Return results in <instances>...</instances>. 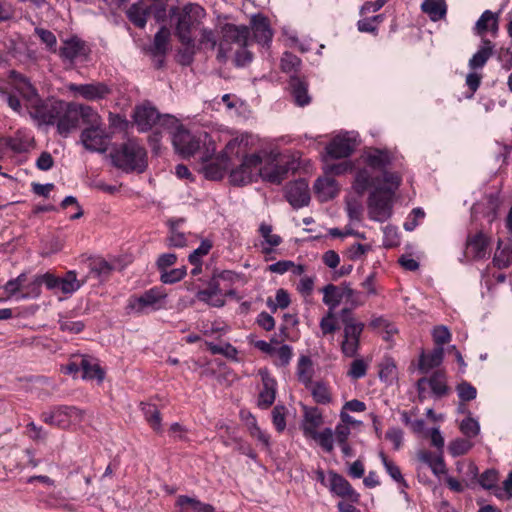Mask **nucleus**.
<instances>
[{
    "instance_id": "8",
    "label": "nucleus",
    "mask_w": 512,
    "mask_h": 512,
    "mask_svg": "<svg viewBox=\"0 0 512 512\" xmlns=\"http://www.w3.org/2000/svg\"><path fill=\"white\" fill-rule=\"evenodd\" d=\"M40 419L48 425L66 429L73 421L82 419V411L75 406L59 405L42 412Z\"/></svg>"
},
{
    "instance_id": "57",
    "label": "nucleus",
    "mask_w": 512,
    "mask_h": 512,
    "mask_svg": "<svg viewBox=\"0 0 512 512\" xmlns=\"http://www.w3.org/2000/svg\"><path fill=\"white\" fill-rule=\"evenodd\" d=\"M290 304V296L289 293L285 289H278L276 292V303H274L270 298L267 301L268 307L275 312L277 308L285 309Z\"/></svg>"
},
{
    "instance_id": "64",
    "label": "nucleus",
    "mask_w": 512,
    "mask_h": 512,
    "mask_svg": "<svg viewBox=\"0 0 512 512\" xmlns=\"http://www.w3.org/2000/svg\"><path fill=\"white\" fill-rule=\"evenodd\" d=\"M497 59L504 70L509 71L512 68V45L510 47H501L497 52Z\"/></svg>"
},
{
    "instance_id": "32",
    "label": "nucleus",
    "mask_w": 512,
    "mask_h": 512,
    "mask_svg": "<svg viewBox=\"0 0 512 512\" xmlns=\"http://www.w3.org/2000/svg\"><path fill=\"white\" fill-rule=\"evenodd\" d=\"M378 177L374 178L371 172L367 168L359 169L356 172L355 179L353 182V188L359 195L364 194L369 188H375L376 183H379Z\"/></svg>"
},
{
    "instance_id": "54",
    "label": "nucleus",
    "mask_w": 512,
    "mask_h": 512,
    "mask_svg": "<svg viewBox=\"0 0 512 512\" xmlns=\"http://www.w3.org/2000/svg\"><path fill=\"white\" fill-rule=\"evenodd\" d=\"M301 65L298 56L291 52H285L281 58V69L285 73L297 72Z\"/></svg>"
},
{
    "instance_id": "12",
    "label": "nucleus",
    "mask_w": 512,
    "mask_h": 512,
    "mask_svg": "<svg viewBox=\"0 0 512 512\" xmlns=\"http://www.w3.org/2000/svg\"><path fill=\"white\" fill-rule=\"evenodd\" d=\"M427 387H430L432 394L436 398L446 396L449 393V387L445 371L436 370L430 377H422L417 381L416 389L420 399L426 398Z\"/></svg>"
},
{
    "instance_id": "30",
    "label": "nucleus",
    "mask_w": 512,
    "mask_h": 512,
    "mask_svg": "<svg viewBox=\"0 0 512 512\" xmlns=\"http://www.w3.org/2000/svg\"><path fill=\"white\" fill-rule=\"evenodd\" d=\"M290 166L288 163L286 164H276L272 167H264L260 170L261 177L271 183L279 185L285 180L288 176Z\"/></svg>"
},
{
    "instance_id": "61",
    "label": "nucleus",
    "mask_w": 512,
    "mask_h": 512,
    "mask_svg": "<svg viewBox=\"0 0 512 512\" xmlns=\"http://www.w3.org/2000/svg\"><path fill=\"white\" fill-rule=\"evenodd\" d=\"M458 396L461 401L469 402L476 398L477 390L470 383L463 381L457 386Z\"/></svg>"
},
{
    "instance_id": "4",
    "label": "nucleus",
    "mask_w": 512,
    "mask_h": 512,
    "mask_svg": "<svg viewBox=\"0 0 512 512\" xmlns=\"http://www.w3.org/2000/svg\"><path fill=\"white\" fill-rule=\"evenodd\" d=\"M204 9L197 4H187L178 13L175 34L182 45L191 47L194 38L192 31L199 24L200 18L204 15Z\"/></svg>"
},
{
    "instance_id": "38",
    "label": "nucleus",
    "mask_w": 512,
    "mask_h": 512,
    "mask_svg": "<svg viewBox=\"0 0 512 512\" xmlns=\"http://www.w3.org/2000/svg\"><path fill=\"white\" fill-rule=\"evenodd\" d=\"M313 363L309 356L302 355L298 359L297 364V376L299 381L306 387L309 388L313 381Z\"/></svg>"
},
{
    "instance_id": "1",
    "label": "nucleus",
    "mask_w": 512,
    "mask_h": 512,
    "mask_svg": "<svg viewBox=\"0 0 512 512\" xmlns=\"http://www.w3.org/2000/svg\"><path fill=\"white\" fill-rule=\"evenodd\" d=\"M38 119L47 125H56L57 132L67 137L77 128L76 102L59 99L43 101L35 108Z\"/></svg>"
},
{
    "instance_id": "52",
    "label": "nucleus",
    "mask_w": 512,
    "mask_h": 512,
    "mask_svg": "<svg viewBox=\"0 0 512 512\" xmlns=\"http://www.w3.org/2000/svg\"><path fill=\"white\" fill-rule=\"evenodd\" d=\"M35 35L39 37L41 42L46 45L48 51L55 53L57 50V39L54 33L44 28H35Z\"/></svg>"
},
{
    "instance_id": "15",
    "label": "nucleus",
    "mask_w": 512,
    "mask_h": 512,
    "mask_svg": "<svg viewBox=\"0 0 512 512\" xmlns=\"http://www.w3.org/2000/svg\"><path fill=\"white\" fill-rule=\"evenodd\" d=\"M285 198L294 209L307 206L310 202L309 186L306 180L290 182L285 187Z\"/></svg>"
},
{
    "instance_id": "40",
    "label": "nucleus",
    "mask_w": 512,
    "mask_h": 512,
    "mask_svg": "<svg viewBox=\"0 0 512 512\" xmlns=\"http://www.w3.org/2000/svg\"><path fill=\"white\" fill-rule=\"evenodd\" d=\"M77 125L81 119L88 126L102 124V120L98 112L91 106L76 103Z\"/></svg>"
},
{
    "instance_id": "10",
    "label": "nucleus",
    "mask_w": 512,
    "mask_h": 512,
    "mask_svg": "<svg viewBox=\"0 0 512 512\" xmlns=\"http://www.w3.org/2000/svg\"><path fill=\"white\" fill-rule=\"evenodd\" d=\"M236 44L239 48L250 45V29L245 25L226 23L222 27V40L219 43L218 57L226 50V45Z\"/></svg>"
},
{
    "instance_id": "60",
    "label": "nucleus",
    "mask_w": 512,
    "mask_h": 512,
    "mask_svg": "<svg viewBox=\"0 0 512 512\" xmlns=\"http://www.w3.org/2000/svg\"><path fill=\"white\" fill-rule=\"evenodd\" d=\"M368 365L363 359L354 360L348 371V376L354 380L363 378L367 374Z\"/></svg>"
},
{
    "instance_id": "49",
    "label": "nucleus",
    "mask_w": 512,
    "mask_h": 512,
    "mask_svg": "<svg viewBox=\"0 0 512 512\" xmlns=\"http://www.w3.org/2000/svg\"><path fill=\"white\" fill-rule=\"evenodd\" d=\"M252 422L248 424V430L251 437L256 438L261 444L264 446V448L269 449L271 442H270V435L266 433L265 431H262L261 428L258 426L256 418L254 416H251Z\"/></svg>"
},
{
    "instance_id": "21",
    "label": "nucleus",
    "mask_w": 512,
    "mask_h": 512,
    "mask_svg": "<svg viewBox=\"0 0 512 512\" xmlns=\"http://www.w3.org/2000/svg\"><path fill=\"white\" fill-rule=\"evenodd\" d=\"M10 151L14 154L27 152L34 143L31 131L26 128L17 129L13 135L5 136Z\"/></svg>"
},
{
    "instance_id": "59",
    "label": "nucleus",
    "mask_w": 512,
    "mask_h": 512,
    "mask_svg": "<svg viewBox=\"0 0 512 512\" xmlns=\"http://www.w3.org/2000/svg\"><path fill=\"white\" fill-rule=\"evenodd\" d=\"M460 431L468 438H473L478 435L480 431L479 423L471 418L467 417L462 420L460 424Z\"/></svg>"
},
{
    "instance_id": "13",
    "label": "nucleus",
    "mask_w": 512,
    "mask_h": 512,
    "mask_svg": "<svg viewBox=\"0 0 512 512\" xmlns=\"http://www.w3.org/2000/svg\"><path fill=\"white\" fill-rule=\"evenodd\" d=\"M68 90L72 92L74 96H80L87 101L102 100L111 92L110 88L102 82L88 84L70 83Z\"/></svg>"
},
{
    "instance_id": "6",
    "label": "nucleus",
    "mask_w": 512,
    "mask_h": 512,
    "mask_svg": "<svg viewBox=\"0 0 512 512\" xmlns=\"http://www.w3.org/2000/svg\"><path fill=\"white\" fill-rule=\"evenodd\" d=\"M166 293L161 287H152L141 295H132L128 299L127 308L139 315L156 311L163 307Z\"/></svg>"
},
{
    "instance_id": "11",
    "label": "nucleus",
    "mask_w": 512,
    "mask_h": 512,
    "mask_svg": "<svg viewBox=\"0 0 512 512\" xmlns=\"http://www.w3.org/2000/svg\"><path fill=\"white\" fill-rule=\"evenodd\" d=\"M248 27L250 29V44L255 42L262 47H270L273 30L267 16L262 13L252 15Z\"/></svg>"
},
{
    "instance_id": "28",
    "label": "nucleus",
    "mask_w": 512,
    "mask_h": 512,
    "mask_svg": "<svg viewBox=\"0 0 512 512\" xmlns=\"http://www.w3.org/2000/svg\"><path fill=\"white\" fill-rule=\"evenodd\" d=\"M304 425L303 433L306 437L317 432V429L323 424L322 412L317 407H307L303 409Z\"/></svg>"
},
{
    "instance_id": "25",
    "label": "nucleus",
    "mask_w": 512,
    "mask_h": 512,
    "mask_svg": "<svg viewBox=\"0 0 512 512\" xmlns=\"http://www.w3.org/2000/svg\"><path fill=\"white\" fill-rule=\"evenodd\" d=\"M482 46L469 59L468 66L470 70L476 71L482 69L489 58L494 54V44L487 38H482Z\"/></svg>"
},
{
    "instance_id": "26",
    "label": "nucleus",
    "mask_w": 512,
    "mask_h": 512,
    "mask_svg": "<svg viewBox=\"0 0 512 512\" xmlns=\"http://www.w3.org/2000/svg\"><path fill=\"white\" fill-rule=\"evenodd\" d=\"M366 164L380 172H383L392 163V155L388 150L375 148L365 158Z\"/></svg>"
},
{
    "instance_id": "33",
    "label": "nucleus",
    "mask_w": 512,
    "mask_h": 512,
    "mask_svg": "<svg viewBox=\"0 0 512 512\" xmlns=\"http://www.w3.org/2000/svg\"><path fill=\"white\" fill-rule=\"evenodd\" d=\"M475 32L477 35L484 38L487 31L493 34L498 31V17L497 14L490 10H485L475 24Z\"/></svg>"
},
{
    "instance_id": "37",
    "label": "nucleus",
    "mask_w": 512,
    "mask_h": 512,
    "mask_svg": "<svg viewBox=\"0 0 512 512\" xmlns=\"http://www.w3.org/2000/svg\"><path fill=\"white\" fill-rule=\"evenodd\" d=\"M290 86L295 103L298 106H306L310 103L311 99L308 95V84L299 77H291Z\"/></svg>"
},
{
    "instance_id": "35",
    "label": "nucleus",
    "mask_w": 512,
    "mask_h": 512,
    "mask_svg": "<svg viewBox=\"0 0 512 512\" xmlns=\"http://www.w3.org/2000/svg\"><path fill=\"white\" fill-rule=\"evenodd\" d=\"M421 10L436 22L446 16L447 5L444 0H425L421 4Z\"/></svg>"
},
{
    "instance_id": "41",
    "label": "nucleus",
    "mask_w": 512,
    "mask_h": 512,
    "mask_svg": "<svg viewBox=\"0 0 512 512\" xmlns=\"http://www.w3.org/2000/svg\"><path fill=\"white\" fill-rule=\"evenodd\" d=\"M308 389L311 390L313 400L317 404L327 405L331 403L332 394L330 391V387L326 383L322 381H317L312 383V385H310Z\"/></svg>"
},
{
    "instance_id": "27",
    "label": "nucleus",
    "mask_w": 512,
    "mask_h": 512,
    "mask_svg": "<svg viewBox=\"0 0 512 512\" xmlns=\"http://www.w3.org/2000/svg\"><path fill=\"white\" fill-rule=\"evenodd\" d=\"M170 40V31L166 26H162L154 35L153 44L147 48V52L153 57H165L168 52Z\"/></svg>"
},
{
    "instance_id": "51",
    "label": "nucleus",
    "mask_w": 512,
    "mask_h": 512,
    "mask_svg": "<svg viewBox=\"0 0 512 512\" xmlns=\"http://www.w3.org/2000/svg\"><path fill=\"white\" fill-rule=\"evenodd\" d=\"M472 447L473 444L470 440L457 438L450 442L448 451L453 457H457L466 454Z\"/></svg>"
},
{
    "instance_id": "63",
    "label": "nucleus",
    "mask_w": 512,
    "mask_h": 512,
    "mask_svg": "<svg viewBox=\"0 0 512 512\" xmlns=\"http://www.w3.org/2000/svg\"><path fill=\"white\" fill-rule=\"evenodd\" d=\"M167 245L174 248H183L187 245V238L184 233L179 230H169Z\"/></svg>"
},
{
    "instance_id": "16",
    "label": "nucleus",
    "mask_w": 512,
    "mask_h": 512,
    "mask_svg": "<svg viewBox=\"0 0 512 512\" xmlns=\"http://www.w3.org/2000/svg\"><path fill=\"white\" fill-rule=\"evenodd\" d=\"M364 323L346 324L343 329V340L341 342V351L346 357H354L360 347V337L364 330Z\"/></svg>"
},
{
    "instance_id": "42",
    "label": "nucleus",
    "mask_w": 512,
    "mask_h": 512,
    "mask_svg": "<svg viewBox=\"0 0 512 512\" xmlns=\"http://www.w3.org/2000/svg\"><path fill=\"white\" fill-rule=\"evenodd\" d=\"M84 284L79 281L75 271H68L64 277H59L58 289L64 294H72L76 292Z\"/></svg>"
},
{
    "instance_id": "50",
    "label": "nucleus",
    "mask_w": 512,
    "mask_h": 512,
    "mask_svg": "<svg viewBox=\"0 0 512 512\" xmlns=\"http://www.w3.org/2000/svg\"><path fill=\"white\" fill-rule=\"evenodd\" d=\"M187 274L185 266L174 269H167L160 273V281L164 284H174L181 281Z\"/></svg>"
},
{
    "instance_id": "62",
    "label": "nucleus",
    "mask_w": 512,
    "mask_h": 512,
    "mask_svg": "<svg viewBox=\"0 0 512 512\" xmlns=\"http://www.w3.org/2000/svg\"><path fill=\"white\" fill-rule=\"evenodd\" d=\"M199 44L204 49L214 50L217 45V37L215 32L211 29L203 28L201 30Z\"/></svg>"
},
{
    "instance_id": "9",
    "label": "nucleus",
    "mask_w": 512,
    "mask_h": 512,
    "mask_svg": "<svg viewBox=\"0 0 512 512\" xmlns=\"http://www.w3.org/2000/svg\"><path fill=\"white\" fill-rule=\"evenodd\" d=\"M80 139L84 148L90 152L104 153L108 149L109 135L103 123L83 129Z\"/></svg>"
},
{
    "instance_id": "18",
    "label": "nucleus",
    "mask_w": 512,
    "mask_h": 512,
    "mask_svg": "<svg viewBox=\"0 0 512 512\" xmlns=\"http://www.w3.org/2000/svg\"><path fill=\"white\" fill-rule=\"evenodd\" d=\"M259 375L262 380V389L258 395V407L265 410L271 407L275 401L277 381L266 368L260 369Z\"/></svg>"
},
{
    "instance_id": "3",
    "label": "nucleus",
    "mask_w": 512,
    "mask_h": 512,
    "mask_svg": "<svg viewBox=\"0 0 512 512\" xmlns=\"http://www.w3.org/2000/svg\"><path fill=\"white\" fill-rule=\"evenodd\" d=\"M133 119L140 132H146L155 127L163 128V130H172L177 125V119L174 116L169 114L162 115L155 107L149 104L137 106Z\"/></svg>"
},
{
    "instance_id": "44",
    "label": "nucleus",
    "mask_w": 512,
    "mask_h": 512,
    "mask_svg": "<svg viewBox=\"0 0 512 512\" xmlns=\"http://www.w3.org/2000/svg\"><path fill=\"white\" fill-rule=\"evenodd\" d=\"M90 273L98 279H107L113 271V266L103 258H93L89 262Z\"/></svg>"
},
{
    "instance_id": "55",
    "label": "nucleus",
    "mask_w": 512,
    "mask_h": 512,
    "mask_svg": "<svg viewBox=\"0 0 512 512\" xmlns=\"http://www.w3.org/2000/svg\"><path fill=\"white\" fill-rule=\"evenodd\" d=\"M272 423L277 432L281 433L286 428V407L276 405L272 410Z\"/></svg>"
},
{
    "instance_id": "7",
    "label": "nucleus",
    "mask_w": 512,
    "mask_h": 512,
    "mask_svg": "<svg viewBox=\"0 0 512 512\" xmlns=\"http://www.w3.org/2000/svg\"><path fill=\"white\" fill-rule=\"evenodd\" d=\"M168 131L172 134V144L175 151L183 158L194 156L204 144L201 135L192 134L178 121L177 125Z\"/></svg>"
},
{
    "instance_id": "53",
    "label": "nucleus",
    "mask_w": 512,
    "mask_h": 512,
    "mask_svg": "<svg viewBox=\"0 0 512 512\" xmlns=\"http://www.w3.org/2000/svg\"><path fill=\"white\" fill-rule=\"evenodd\" d=\"M382 181L384 186H378L379 188L391 189V194H395V191L399 188L402 182V177L397 172H391L387 169L382 172Z\"/></svg>"
},
{
    "instance_id": "48",
    "label": "nucleus",
    "mask_w": 512,
    "mask_h": 512,
    "mask_svg": "<svg viewBox=\"0 0 512 512\" xmlns=\"http://www.w3.org/2000/svg\"><path fill=\"white\" fill-rule=\"evenodd\" d=\"M27 281V274L21 273L14 279H10L4 285V290L7 293L8 297H15L22 293V286Z\"/></svg>"
},
{
    "instance_id": "47",
    "label": "nucleus",
    "mask_w": 512,
    "mask_h": 512,
    "mask_svg": "<svg viewBox=\"0 0 512 512\" xmlns=\"http://www.w3.org/2000/svg\"><path fill=\"white\" fill-rule=\"evenodd\" d=\"M309 437L316 440L325 452L331 453L334 450L333 431L331 428H325L321 432L317 431Z\"/></svg>"
},
{
    "instance_id": "19",
    "label": "nucleus",
    "mask_w": 512,
    "mask_h": 512,
    "mask_svg": "<svg viewBox=\"0 0 512 512\" xmlns=\"http://www.w3.org/2000/svg\"><path fill=\"white\" fill-rule=\"evenodd\" d=\"M329 489L335 495L345 498L352 503H358L360 494L352 487V485L342 475L331 470L329 471Z\"/></svg>"
},
{
    "instance_id": "5",
    "label": "nucleus",
    "mask_w": 512,
    "mask_h": 512,
    "mask_svg": "<svg viewBox=\"0 0 512 512\" xmlns=\"http://www.w3.org/2000/svg\"><path fill=\"white\" fill-rule=\"evenodd\" d=\"M393 197L391 189L375 187L367 200L369 218L384 222L392 215Z\"/></svg>"
},
{
    "instance_id": "45",
    "label": "nucleus",
    "mask_w": 512,
    "mask_h": 512,
    "mask_svg": "<svg viewBox=\"0 0 512 512\" xmlns=\"http://www.w3.org/2000/svg\"><path fill=\"white\" fill-rule=\"evenodd\" d=\"M41 282L39 275H35L30 281H26L22 286V293L17 296V300L36 299L41 295Z\"/></svg>"
},
{
    "instance_id": "17",
    "label": "nucleus",
    "mask_w": 512,
    "mask_h": 512,
    "mask_svg": "<svg viewBox=\"0 0 512 512\" xmlns=\"http://www.w3.org/2000/svg\"><path fill=\"white\" fill-rule=\"evenodd\" d=\"M321 291L323 303L328 306L329 311H334L343 299L349 300L354 294V290L345 283L341 285L327 284Z\"/></svg>"
},
{
    "instance_id": "43",
    "label": "nucleus",
    "mask_w": 512,
    "mask_h": 512,
    "mask_svg": "<svg viewBox=\"0 0 512 512\" xmlns=\"http://www.w3.org/2000/svg\"><path fill=\"white\" fill-rule=\"evenodd\" d=\"M229 178L233 185L243 186L252 182L253 173L250 168L241 163L238 167L231 170Z\"/></svg>"
},
{
    "instance_id": "34",
    "label": "nucleus",
    "mask_w": 512,
    "mask_h": 512,
    "mask_svg": "<svg viewBox=\"0 0 512 512\" xmlns=\"http://www.w3.org/2000/svg\"><path fill=\"white\" fill-rule=\"evenodd\" d=\"M180 512H210L211 504L203 503L196 498L180 495L176 500Z\"/></svg>"
},
{
    "instance_id": "36",
    "label": "nucleus",
    "mask_w": 512,
    "mask_h": 512,
    "mask_svg": "<svg viewBox=\"0 0 512 512\" xmlns=\"http://www.w3.org/2000/svg\"><path fill=\"white\" fill-rule=\"evenodd\" d=\"M379 457L388 475L399 484L401 493L406 495L404 490L407 489L409 485L404 479L399 466L390 460L384 452H380Z\"/></svg>"
},
{
    "instance_id": "46",
    "label": "nucleus",
    "mask_w": 512,
    "mask_h": 512,
    "mask_svg": "<svg viewBox=\"0 0 512 512\" xmlns=\"http://www.w3.org/2000/svg\"><path fill=\"white\" fill-rule=\"evenodd\" d=\"M315 191L322 194L325 199L334 198L337 194V183L333 178L317 179L314 184Z\"/></svg>"
},
{
    "instance_id": "31",
    "label": "nucleus",
    "mask_w": 512,
    "mask_h": 512,
    "mask_svg": "<svg viewBox=\"0 0 512 512\" xmlns=\"http://www.w3.org/2000/svg\"><path fill=\"white\" fill-rule=\"evenodd\" d=\"M444 358L443 347H435L429 353H422L419 359L418 369L422 373H427L429 370L440 366Z\"/></svg>"
},
{
    "instance_id": "23",
    "label": "nucleus",
    "mask_w": 512,
    "mask_h": 512,
    "mask_svg": "<svg viewBox=\"0 0 512 512\" xmlns=\"http://www.w3.org/2000/svg\"><path fill=\"white\" fill-rule=\"evenodd\" d=\"M489 239L483 232L469 235L466 241V254L473 259H483L487 254Z\"/></svg>"
},
{
    "instance_id": "56",
    "label": "nucleus",
    "mask_w": 512,
    "mask_h": 512,
    "mask_svg": "<svg viewBox=\"0 0 512 512\" xmlns=\"http://www.w3.org/2000/svg\"><path fill=\"white\" fill-rule=\"evenodd\" d=\"M493 264L498 269H504L512 264V249L504 247L500 252L495 253Z\"/></svg>"
},
{
    "instance_id": "14",
    "label": "nucleus",
    "mask_w": 512,
    "mask_h": 512,
    "mask_svg": "<svg viewBox=\"0 0 512 512\" xmlns=\"http://www.w3.org/2000/svg\"><path fill=\"white\" fill-rule=\"evenodd\" d=\"M91 53L88 44L78 36H72L63 42V46L59 49V56L70 62L77 59L86 60Z\"/></svg>"
},
{
    "instance_id": "2",
    "label": "nucleus",
    "mask_w": 512,
    "mask_h": 512,
    "mask_svg": "<svg viewBox=\"0 0 512 512\" xmlns=\"http://www.w3.org/2000/svg\"><path fill=\"white\" fill-rule=\"evenodd\" d=\"M110 156L113 165L125 173H143L148 166L147 151L135 138L115 146Z\"/></svg>"
},
{
    "instance_id": "22",
    "label": "nucleus",
    "mask_w": 512,
    "mask_h": 512,
    "mask_svg": "<svg viewBox=\"0 0 512 512\" xmlns=\"http://www.w3.org/2000/svg\"><path fill=\"white\" fill-rule=\"evenodd\" d=\"M152 12L151 5L143 1L133 3L126 10V17L137 28L144 29Z\"/></svg>"
},
{
    "instance_id": "20",
    "label": "nucleus",
    "mask_w": 512,
    "mask_h": 512,
    "mask_svg": "<svg viewBox=\"0 0 512 512\" xmlns=\"http://www.w3.org/2000/svg\"><path fill=\"white\" fill-rule=\"evenodd\" d=\"M355 150V141L349 137L336 136L326 146L327 155L332 159L347 158Z\"/></svg>"
},
{
    "instance_id": "39",
    "label": "nucleus",
    "mask_w": 512,
    "mask_h": 512,
    "mask_svg": "<svg viewBox=\"0 0 512 512\" xmlns=\"http://www.w3.org/2000/svg\"><path fill=\"white\" fill-rule=\"evenodd\" d=\"M141 411L150 427L156 432L162 431L161 414L155 404L141 403Z\"/></svg>"
},
{
    "instance_id": "29",
    "label": "nucleus",
    "mask_w": 512,
    "mask_h": 512,
    "mask_svg": "<svg viewBox=\"0 0 512 512\" xmlns=\"http://www.w3.org/2000/svg\"><path fill=\"white\" fill-rule=\"evenodd\" d=\"M82 371V378L85 380H94L102 382L105 377L104 370L100 367L95 359L90 356L79 357Z\"/></svg>"
},
{
    "instance_id": "58",
    "label": "nucleus",
    "mask_w": 512,
    "mask_h": 512,
    "mask_svg": "<svg viewBox=\"0 0 512 512\" xmlns=\"http://www.w3.org/2000/svg\"><path fill=\"white\" fill-rule=\"evenodd\" d=\"M212 248V243L209 240H203L197 249H195L188 257L191 264H200L201 258L207 255Z\"/></svg>"
},
{
    "instance_id": "24",
    "label": "nucleus",
    "mask_w": 512,
    "mask_h": 512,
    "mask_svg": "<svg viewBox=\"0 0 512 512\" xmlns=\"http://www.w3.org/2000/svg\"><path fill=\"white\" fill-rule=\"evenodd\" d=\"M9 78L13 82L15 89L27 100H32L38 96L37 89L30 80L20 72L11 70Z\"/></svg>"
}]
</instances>
